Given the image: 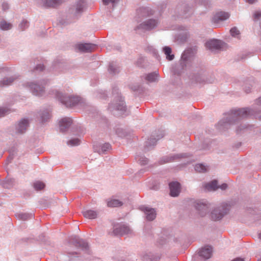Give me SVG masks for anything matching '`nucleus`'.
Returning a JSON list of instances; mask_svg holds the SVG:
<instances>
[{
  "mask_svg": "<svg viewBox=\"0 0 261 261\" xmlns=\"http://www.w3.org/2000/svg\"><path fill=\"white\" fill-rule=\"evenodd\" d=\"M249 116L261 121V96L255 100L254 105L251 108L245 107L232 109L226 118L220 120L216 125L217 129L224 132L232 125L237 124L242 120Z\"/></svg>",
  "mask_w": 261,
  "mask_h": 261,
  "instance_id": "nucleus-1",
  "label": "nucleus"
},
{
  "mask_svg": "<svg viewBox=\"0 0 261 261\" xmlns=\"http://www.w3.org/2000/svg\"><path fill=\"white\" fill-rule=\"evenodd\" d=\"M196 51V46L187 48L182 53L179 63L172 66V72L177 80L180 81L181 73L187 67L191 66Z\"/></svg>",
  "mask_w": 261,
  "mask_h": 261,
  "instance_id": "nucleus-2",
  "label": "nucleus"
},
{
  "mask_svg": "<svg viewBox=\"0 0 261 261\" xmlns=\"http://www.w3.org/2000/svg\"><path fill=\"white\" fill-rule=\"evenodd\" d=\"M85 8V0H78L69 8L66 16H63L59 19V23L62 25H66L72 22L74 19H79Z\"/></svg>",
  "mask_w": 261,
  "mask_h": 261,
  "instance_id": "nucleus-3",
  "label": "nucleus"
},
{
  "mask_svg": "<svg viewBox=\"0 0 261 261\" xmlns=\"http://www.w3.org/2000/svg\"><path fill=\"white\" fill-rule=\"evenodd\" d=\"M113 101L109 104L108 109L111 111H117L118 115H122L126 112V106L123 98L119 93L117 86L112 87Z\"/></svg>",
  "mask_w": 261,
  "mask_h": 261,
  "instance_id": "nucleus-4",
  "label": "nucleus"
},
{
  "mask_svg": "<svg viewBox=\"0 0 261 261\" xmlns=\"http://www.w3.org/2000/svg\"><path fill=\"white\" fill-rule=\"evenodd\" d=\"M56 98L63 105L67 108H72L77 106H82L83 99L79 96L69 95L58 92Z\"/></svg>",
  "mask_w": 261,
  "mask_h": 261,
  "instance_id": "nucleus-5",
  "label": "nucleus"
},
{
  "mask_svg": "<svg viewBox=\"0 0 261 261\" xmlns=\"http://www.w3.org/2000/svg\"><path fill=\"white\" fill-rule=\"evenodd\" d=\"M30 122L28 118H23L18 121L14 126L10 127L9 133L14 137L24 134L29 126Z\"/></svg>",
  "mask_w": 261,
  "mask_h": 261,
  "instance_id": "nucleus-6",
  "label": "nucleus"
},
{
  "mask_svg": "<svg viewBox=\"0 0 261 261\" xmlns=\"http://www.w3.org/2000/svg\"><path fill=\"white\" fill-rule=\"evenodd\" d=\"M46 81L42 80L38 81L28 82L23 84L35 96H42L45 93V85Z\"/></svg>",
  "mask_w": 261,
  "mask_h": 261,
  "instance_id": "nucleus-7",
  "label": "nucleus"
},
{
  "mask_svg": "<svg viewBox=\"0 0 261 261\" xmlns=\"http://www.w3.org/2000/svg\"><path fill=\"white\" fill-rule=\"evenodd\" d=\"M230 205L226 203H223L220 205L215 207L211 213V218L213 221H219L229 212Z\"/></svg>",
  "mask_w": 261,
  "mask_h": 261,
  "instance_id": "nucleus-8",
  "label": "nucleus"
},
{
  "mask_svg": "<svg viewBox=\"0 0 261 261\" xmlns=\"http://www.w3.org/2000/svg\"><path fill=\"white\" fill-rule=\"evenodd\" d=\"M204 67L203 65H201L199 68L195 70L192 79L194 80L196 83H212L214 81V79L208 80L206 77V74Z\"/></svg>",
  "mask_w": 261,
  "mask_h": 261,
  "instance_id": "nucleus-9",
  "label": "nucleus"
},
{
  "mask_svg": "<svg viewBox=\"0 0 261 261\" xmlns=\"http://www.w3.org/2000/svg\"><path fill=\"white\" fill-rule=\"evenodd\" d=\"M88 111H89V116L92 117L94 121L97 122L100 126L105 127L108 126V119L106 117L102 116L95 107H90Z\"/></svg>",
  "mask_w": 261,
  "mask_h": 261,
  "instance_id": "nucleus-10",
  "label": "nucleus"
},
{
  "mask_svg": "<svg viewBox=\"0 0 261 261\" xmlns=\"http://www.w3.org/2000/svg\"><path fill=\"white\" fill-rule=\"evenodd\" d=\"M158 20L155 19H149L138 24L135 29L137 34L141 35L146 31H150L155 28L158 24Z\"/></svg>",
  "mask_w": 261,
  "mask_h": 261,
  "instance_id": "nucleus-11",
  "label": "nucleus"
},
{
  "mask_svg": "<svg viewBox=\"0 0 261 261\" xmlns=\"http://www.w3.org/2000/svg\"><path fill=\"white\" fill-rule=\"evenodd\" d=\"M164 135L165 130L163 129H159L153 132L150 138L145 142L144 146L145 149L149 150L153 147L155 145L157 141L162 138Z\"/></svg>",
  "mask_w": 261,
  "mask_h": 261,
  "instance_id": "nucleus-12",
  "label": "nucleus"
},
{
  "mask_svg": "<svg viewBox=\"0 0 261 261\" xmlns=\"http://www.w3.org/2000/svg\"><path fill=\"white\" fill-rule=\"evenodd\" d=\"M213 248L211 246L206 245L201 248L198 252V254H195L192 257V261H199V259L206 260L211 257Z\"/></svg>",
  "mask_w": 261,
  "mask_h": 261,
  "instance_id": "nucleus-13",
  "label": "nucleus"
},
{
  "mask_svg": "<svg viewBox=\"0 0 261 261\" xmlns=\"http://www.w3.org/2000/svg\"><path fill=\"white\" fill-rule=\"evenodd\" d=\"M70 245H73L76 248L81 249L85 252L89 250V245L88 243L84 239L77 236L71 237L68 241Z\"/></svg>",
  "mask_w": 261,
  "mask_h": 261,
  "instance_id": "nucleus-14",
  "label": "nucleus"
},
{
  "mask_svg": "<svg viewBox=\"0 0 261 261\" xmlns=\"http://www.w3.org/2000/svg\"><path fill=\"white\" fill-rule=\"evenodd\" d=\"M192 154L190 153H180L177 154H172L169 155L164 156L160 159L159 161V164L162 165L164 164L172 162L175 161L179 160L182 158H187L190 157Z\"/></svg>",
  "mask_w": 261,
  "mask_h": 261,
  "instance_id": "nucleus-15",
  "label": "nucleus"
},
{
  "mask_svg": "<svg viewBox=\"0 0 261 261\" xmlns=\"http://www.w3.org/2000/svg\"><path fill=\"white\" fill-rule=\"evenodd\" d=\"M113 233L116 236H122L127 234L130 232V229L128 225L124 223H114L113 224Z\"/></svg>",
  "mask_w": 261,
  "mask_h": 261,
  "instance_id": "nucleus-16",
  "label": "nucleus"
},
{
  "mask_svg": "<svg viewBox=\"0 0 261 261\" xmlns=\"http://www.w3.org/2000/svg\"><path fill=\"white\" fill-rule=\"evenodd\" d=\"M112 149V146L109 143H95L93 145V150L99 154L108 153Z\"/></svg>",
  "mask_w": 261,
  "mask_h": 261,
  "instance_id": "nucleus-17",
  "label": "nucleus"
},
{
  "mask_svg": "<svg viewBox=\"0 0 261 261\" xmlns=\"http://www.w3.org/2000/svg\"><path fill=\"white\" fill-rule=\"evenodd\" d=\"M195 207L201 217H204L210 210V204L204 200L198 201L196 202Z\"/></svg>",
  "mask_w": 261,
  "mask_h": 261,
  "instance_id": "nucleus-18",
  "label": "nucleus"
},
{
  "mask_svg": "<svg viewBox=\"0 0 261 261\" xmlns=\"http://www.w3.org/2000/svg\"><path fill=\"white\" fill-rule=\"evenodd\" d=\"M223 42L217 39H213L206 42L205 47L211 51L220 50L223 47Z\"/></svg>",
  "mask_w": 261,
  "mask_h": 261,
  "instance_id": "nucleus-19",
  "label": "nucleus"
},
{
  "mask_svg": "<svg viewBox=\"0 0 261 261\" xmlns=\"http://www.w3.org/2000/svg\"><path fill=\"white\" fill-rule=\"evenodd\" d=\"M170 195L171 197H177L180 192L181 185L178 181H172L169 184Z\"/></svg>",
  "mask_w": 261,
  "mask_h": 261,
  "instance_id": "nucleus-20",
  "label": "nucleus"
},
{
  "mask_svg": "<svg viewBox=\"0 0 261 261\" xmlns=\"http://www.w3.org/2000/svg\"><path fill=\"white\" fill-rule=\"evenodd\" d=\"M97 45L90 43H81L76 45V48L81 52L89 53L96 48Z\"/></svg>",
  "mask_w": 261,
  "mask_h": 261,
  "instance_id": "nucleus-21",
  "label": "nucleus"
},
{
  "mask_svg": "<svg viewBox=\"0 0 261 261\" xmlns=\"http://www.w3.org/2000/svg\"><path fill=\"white\" fill-rule=\"evenodd\" d=\"M141 210L144 213L148 221H153L156 218V213L154 208L143 206L141 207Z\"/></svg>",
  "mask_w": 261,
  "mask_h": 261,
  "instance_id": "nucleus-22",
  "label": "nucleus"
},
{
  "mask_svg": "<svg viewBox=\"0 0 261 261\" xmlns=\"http://www.w3.org/2000/svg\"><path fill=\"white\" fill-rule=\"evenodd\" d=\"M230 16L228 13L224 11L218 12L213 16L212 21L215 24H218L220 21H224Z\"/></svg>",
  "mask_w": 261,
  "mask_h": 261,
  "instance_id": "nucleus-23",
  "label": "nucleus"
},
{
  "mask_svg": "<svg viewBox=\"0 0 261 261\" xmlns=\"http://www.w3.org/2000/svg\"><path fill=\"white\" fill-rule=\"evenodd\" d=\"M37 117L39 118L40 122L44 123L50 119L51 117L50 112L47 109H41L38 112Z\"/></svg>",
  "mask_w": 261,
  "mask_h": 261,
  "instance_id": "nucleus-24",
  "label": "nucleus"
},
{
  "mask_svg": "<svg viewBox=\"0 0 261 261\" xmlns=\"http://www.w3.org/2000/svg\"><path fill=\"white\" fill-rule=\"evenodd\" d=\"M72 123V120L68 117L62 118L59 121V128L62 132H65Z\"/></svg>",
  "mask_w": 261,
  "mask_h": 261,
  "instance_id": "nucleus-25",
  "label": "nucleus"
},
{
  "mask_svg": "<svg viewBox=\"0 0 261 261\" xmlns=\"http://www.w3.org/2000/svg\"><path fill=\"white\" fill-rule=\"evenodd\" d=\"M141 259L143 261H159L160 256L151 252H144L141 255Z\"/></svg>",
  "mask_w": 261,
  "mask_h": 261,
  "instance_id": "nucleus-26",
  "label": "nucleus"
},
{
  "mask_svg": "<svg viewBox=\"0 0 261 261\" xmlns=\"http://www.w3.org/2000/svg\"><path fill=\"white\" fill-rule=\"evenodd\" d=\"M17 78L18 77L16 75L4 77L0 80V88L6 87L11 85Z\"/></svg>",
  "mask_w": 261,
  "mask_h": 261,
  "instance_id": "nucleus-27",
  "label": "nucleus"
},
{
  "mask_svg": "<svg viewBox=\"0 0 261 261\" xmlns=\"http://www.w3.org/2000/svg\"><path fill=\"white\" fill-rule=\"evenodd\" d=\"M139 17H146L153 14L152 10L149 7L140 8L137 10Z\"/></svg>",
  "mask_w": 261,
  "mask_h": 261,
  "instance_id": "nucleus-28",
  "label": "nucleus"
},
{
  "mask_svg": "<svg viewBox=\"0 0 261 261\" xmlns=\"http://www.w3.org/2000/svg\"><path fill=\"white\" fill-rule=\"evenodd\" d=\"M143 77L144 79L149 83H153L158 81L159 72L155 71L147 74H144Z\"/></svg>",
  "mask_w": 261,
  "mask_h": 261,
  "instance_id": "nucleus-29",
  "label": "nucleus"
},
{
  "mask_svg": "<svg viewBox=\"0 0 261 261\" xmlns=\"http://www.w3.org/2000/svg\"><path fill=\"white\" fill-rule=\"evenodd\" d=\"M43 6L45 8H55L60 5L62 0H42Z\"/></svg>",
  "mask_w": 261,
  "mask_h": 261,
  "instance_id": "nucleus-30",
  "label": "nucleus"
},
{
  "mask_svg": "<svg viewBox=\"0 0 261 261\" xmlns=\"http://www.w3.org/2000/svg\"><path fill=\"white\" fill-rule=\"evenodd\" d=\"M162 51L166 56L168 61H172L174 59V55L172 53V48L169 46H165L162 48Z\"/></svg>",
  "mask_w": 261,
  "mask_h": 261,
  "instance_id": "nucleus-31",
  "label": "nucleus"
},
{
  "mask_svg": "<svg viewBox=\"0 0 261 261\" xmlns=\"http://www.w3.org/2000/svg\"><path fill=\"white\" fill-rule=\"evenodd\" d=\"M182 8H183V11L180 13L179 12L177 17L179 18H187L191 13V8L187 4H184Z\"/></svg>",
  "mask_w": 261,
  "mask_h": 261,
  "instance_id": "nucleus-32",
  "label": "nucleus"
},
{
  "mask_svg": "<svg viewBox=\"0 0 261 261\" xmlns=\"http://www.w3.org/2000/svg\"><path fill=\"white\" fill-rule=\"evenodd\" d=\"M253 127V125L242 123L237 126L236 133L237 134H241L248 130H251Z\"/></svg>",
  "mask_w": 261,
  "mask_h": 261,
  "instance_id": "nucleus-33",
  "label": "nucleus"
},
{
  "mask_svg": "<svg viewBox=\"0 0 261 261\" xmlns=\"http://www.w3.org/2000/svg\"><path fill=\"white\" fill-rule=\"evenodd\" d=\"M188 37L189 35L187 32H182L176 35L175 39L178 43H184L187 41Z\"/></svg>",
  "mask_w": 261,
  "mask_h": 261,
  "instance_id": "nucleus-34",
  "label": "nucleus"
},
{
  "mask_svg": "<svg viewBox=\"0 0 261 261\" xmlns=\"http://www.w3.org/2000/svg\"><path fill=\"white\" fill-rule=\"evenodd\" d=\"M16 217L20 220L27 221L32 219L34 217L33 213H18L16 214Z\"/></svg>",
  "mask_w": 261,
  "mask_h": 261,
  "instance_id": "nucleus-35",
  "label": "nucleus"
},
{
  "mask_svg": "<svg viewBox=\"0 0 261 261\" xmlns=\"http://www.w3.org/2000/svg\"><path fill=\"white\" fill-rule=\"evenodd\" d=\"M107 206L109 207H119L123 204V202L116 199H109L107 200Z\"/></svg>",
  "mask_w": 261,
  "mask_h": 261,
  "instance_id": "nucleus-36",
  "label": "nucleus"
},
{
  "mask_svg": "<svg viewBox=\"0 0 261 261\" xmlns=\"http://www.w3.org/2000/svg\"><path fill=\"white\" fill-rule=\"evenodd\" d=\"M108 71L110 74L115 75L120 71V67L116 63L111 62L109 64Z\"/></svg>",
  "mask_w": 261,
  "mask_h": 261,
  "instance_id": "nucleus-37",
  "label": "nucleus"
},
{
  "mask_svg": "<svg viewBox=\"0 0 261 261\" xmlns=\"http://www.w3.org/2000/svg\"><path fill=\"white\" fill-rule=\"evenodd\" d=\"M82 213L84 217L89 219H95L97 216V212L91 210H86Z\"/></svg>",
  "mask_w": 261,
  "mask_h": 261,
  "instance_id": "nucleus-38",
  "label": "nucleus"
},
{
  "mask_svg": "<svg viewBox=\"0 0 261 261\" xmlns=\"http://www.w3.org/2000/svg\"><path fill=\"white\" fill-rule=\"evenodd\" d=\"M14 181L13 178H6L4 180L1 181V184L4 188L10 189L13 186Z\"/></svg>",
  "mask_w": 261,
  "mask_h": 261,
  "instance_id": "nucleus-39",
  "label": "nucleus"
},
{
  "mask_svg": "<svg viewBox=\"0 0 261 261\" xmlns=\"http://www.w3.org/2000/svg\"><path fill=\"white\" fill-rule=\"evenodd\" d=\"M205 188L209 191H215L218 189V181L217 180H213L209 183H207Z\"/></svg>",
  "mask_w": 261,
  "mask_h": 261,
  "instance_id": "nucleus-40",
  "label": "nucleus"
},
{
  "mask_svg": "<svg viewBox=\"0 0 261 261\" xmlns=\"http://www.w3.org/2000/svg\"><path fill=\"white\" fill-rule=\"evenodd\" d=\"M12 24L7 22L5 20L3 19L0 21V29L3 31H7L11 29Z\"/></svg>",
  "mask_w": 261,
  "mask_h": 261,
  "instance_id": "nucleus-41",
  "label": "nucleus"
},
{
  "mask_svg": "<svg viewBox=\"0 0 261 261\" xmlns=\"http://www.w3.org/2000/svg\"><path fill=\"white\" fill-rule=\"evenodd\" d=\"M63 66V62L60 59L55 60L53 63V69L55 71H60Z\"/></svg>",
  "mask_w": 261,
  "mask_h": 261,
  "instance_id": "nucleus-42",
  "label": "nucleus"
},
{
  "mask_svg": "<svg viewBox=\"0 0 261 261\" xmlns=\"http://www.w3.org/2000/svg\"><path fill=\"white\" fill-rule=\"evenodd\" d=\"M135 159L137 162L141 165H147L149 161V160L144 155H137Z\"/></svg>",
  "mask_w": 261,
  "mask_h": 261,
  "instance_id": "nucleus-43",
  "label": "nucleus"
},
{
  "mask_svg": "<svg viewBox=\"0 0 261 261\" xmlns=\"http://www.w3.org/2000/svg\"><path fill=\"white\" fill-rule=\"evenodd\" d=\"M196 171L200 173H204L207 171L206 167L203 164H197L195 166Z\"/></svg>",
  "mask_w": 261,
  "mask_h": 261,
  "instance_id": "nucleus-44",
  "label": "nucleus"
},
{
  "mask_svg": "<svg viewBox=\"0 0 261 261\" xmlns=\"http://www.w3.org/2000/svg\"><path fill=\"white\" fill-rule=\"evenodd\" d=\"M81 140L79 138H73L69 140L67 144L69 146H74L79 145L80 144Z\"/></svg>",
  "mask_w": 261,
  "mask_h": 261,
  "instance_id": "nucleus-45",
  "label": "nucleus"
},
{
  "mask_svg": "<svg viewBox=\"0 0 261 261\" xmlns=\"http://www.w3.org/2000/svg\"><path fill=\"white\" fill-rule=\"evenodd\" d=\"M45 186V184L41 181H36L33 183V187L36 191L42 190Z\"/></svg>",
  "mask_w": 261,
  "mask_h": 261,
  "instance_id": "nucleus-46",
  "label": "nucleus"
},
{
  "mask_svg": "<svg viewBox=\"0 0 261 261\" xmlns=\"http://www.w3.org/2000/svg\"><path fill=\"white\" fill-rule=\"evenodd\" d=\"M129 88L133 91H140L142 90L141 86L138 83L131 84L129 85Z\"/></svg>",
  "mask_w": 261,
  "mask_h": 261,
  "instance_id": "nucleus-47",
  "label": "nucleus"
},
{
  "mask_svg": "<svg viewBox=\"0 0 261 261\" xmlns=\"http://www.w3.org/2000/svg\"><path fill=\"white\" fill-rule=\"evenodd\" d=\"M11 110L7 107H0V118L11 113Z\"/></svg>",
  "mask_w": 261,
  "mask_h": 261,
  "instance_id": "nucleus-48",
  "label": "nucleus"
},
{
  "mask_svg": "<svg viewBox=\"0 0 261 261\" xmlns=\"http://www.w3.org/2000/svg\"><path fill=\"white\" fill-rule=\"evenodd\" d=\"M29 27V22L28 20L23 19L19 24V28L21 31H24Z\"/></svg>",
  "mask_w": 261,
  "mask_h": 261,
  "instance_id": "nucleus-49",
  "label": "nucleus"
},
{
  "mask_svg": "<svg viewBox=\"0 0 261 261\" xmlns=\"http://www.w3.org/2000/svg\"><path fill=\"white\" fill-rule=\"evenodd\" d=\"M68 259V261H76L74 257H78L77 252H69L67 253Z\"/></svg>",
  "mask_w": 261,
  "mask_h": 261,
  "instance_id": "nucleus-50",
  "label": "nucleus"
},
{
  "mask_svg": "<svg viewBox=\"0 0 261 261\" xmlns=\"http://www.w3.org/2000/svg\"><path fill=\"white\" fill-rule=\"evenodd\" d=\"M210 148V141H205L201 146L199 147L200 150H207Z\"/></svg>",
  "mask_w": 261,
  "mask_h": 261,
  "instance_id": "nucleus-51",
  "label": "nucleus"
},
{
  "mask_svg": "<svg viewBox=\"0 0 261 261\" xmlns=\"http://www.w3.org/2000/svg\"><path fill=\"white\" fill-rule=\"evenodd\" d=\"M230 33L232 37H236L240 35V31L237 27H234L230 30Z\"/></svg>",
  "mask_w": 261,
  "mask_h": 261,
  "instance_id": "nucleus-52",
  "label": "nucleus"
},
{
  "mask_svg": "<svg viewBox=\"0 0 261 261\" xmlns=\"http://www.w3.org/2000/svg\"><path fill=\"white\" fill-rule=\"evenodd\" d=\"M102 1L104 5L107 6L110 3H112L114 7L118 3L119 0H102Z\"/></svg>",
  "mask_w": 261,
  "mask_h": 261,
  "instance_id": "nucleus-53",
  "label": "nucleus"
},
{
  "mask_svg": "<svg viewBox=\"0 0 261 261\" xmlns=\"http://www.w3.org/2000/svg\"><path fill=\"white\" fill-rule=\"evenodd\" d=\"M116 134L118 135V137L121 138L125 136V132L122 128H118L116 129Z\"/></svg>",
  "mask_w": 261,
  "mask_h": 261,
  "instance_id": "nucleus-54",
  "label": "nucleus"
},
{
  "mask_svg": "<svg viewBox=\"0 0 261 261\" xmlns=\"http://www.w3.org/2000/svg\"><path fill=\"white\" fill-rule=\"evenodd\" d=\"M44 69V66L43 64H37L34 68L35 71H42Z\"/></svg>",
  "mask_w": 261,
  "mask_h": 261,
  "instance_id": "nucleus-55",
  "label": "nucleus"
},
{
  "mask_svg": "<svg viewBox=\"0 0 261 261\" xmlns=\"http://www.w3.org/2000/svg\"><path fill=\"white\" fill-rule=\"evenodd\" d=\"M254 19L255 20H258L261 18V12L255 11L253 15Z\"/></svg>",
  "mask_w": 261,
  "mask_h": 261,
  "instance_id": "nucleus-56",
  "label": "nucleus"
},
{
  "mask_svg": "<svg viewBox=\"0 0 261 261\" xmlns=\"http://www.w3.org/2000/svg\"><path fill=\"white\" fill-rule=\"evenodd\" d=\"M14 156V153L13 151H10V154L7 159V164H8L13 159Z\"/></svg>",
  "mask_w": 261,
  "mask_h": 261,
  "instance_id": "nucleus-57",
  "label": "nucleus"
},
{
  "mask_svg": "<svg viewBox=\"0 0 261 261\" xmlns=\"http://www.w3.org/2000/svg\"><path fill=\"white\" fill-rule=\"evenodd\" d=\"M2 10L4 11H6L8 10H9L10 6L8 3L7 2H3L2 5Z\"/></svg>",
  "mask_w": 261,
  "mask_h": 261,
  "instance_id": "nucleus-58",
  "label": "nucleus"
},
{
  "mask_svg": "<svg viewBox=\"0 0 261 261\" xmlns=\"http://www.w3.org/2000/svg\"><path fill=\"white\" fill-rule=\"evenodd\" d=\"M251 87L252 86L250 84L248 85H246L244 86L243 89L246 93H249L251 91Z\"/></svg>",
  "mask_w": 261,
  "mask_h": 261,
  "instance_id": "nucleus-59",
  "label": "nucleus"
},
{
  "mask_svg": "<svg viewBox=\"0 0 261 261\" xmlns=\"http://www.w3.org/2000/svg\"><path fill=\"white\" fill-rule=\"evenodd\" d=\"M228 187V185L226 183H223L221 185H218V189H220L222 190H226Z\"/></svg>",
  "mask_w": 261,
  "mask_h": 261,
  "instance_id": "nucleus-60",
  "label": "nucleus"
},
{
  "mask_svg": "<svg viewBox=\"0 0 261 261\" xmlns=\"http://www.w3.org/2000/svg\"><path fill=\"white\" fill-rule=\"evenodd\" d=\"M151 190H158L160 188V186L158 183H155L150 188Z\"/></svg>",
  "mask_w": 261,
  "mask_h": 261,
  "instance_id": "nucleus-61",
  "label": "nucleus"
},
{
  "mask_svg": "<svg viewBox=\"0 0 261 261\" xmlns=\"http://www.w3.org/2000/svg\"><path fill=\"white\" fill-rule=\"evenodd\" d=\"M166 242V240H165L164 239H162L161 238L160 239V240L159 241V243L161 245H163L164 244H165Z\"/></svg>",
  "mask_w": 261,
  "mask_h": 261,
  "instance_id": "nucleus-62",
  "label": "nucleus"
},
{
  "mask_svg": "<svg viewBox=\"0 0 261 261\" xmlns=\"http://www.w3.org/2000/svg\"><path fill=\"white\" fill-rule=\"evenodd\" d=\"M231 261H245L244 259L240 257L233 259Z\"/></svg>",
  "mask_w": 261,
  "mask_h": 261,
  "instance_id": "nucleus-63",
  "label": "nucleus"
},
{
  "mask_svg": "<svg viewBox=\"0 0 261 261\" xmlns=\"http://www.w3.org/2000/svg\"><path fill=\"white\" fill-rule=\"evenodd\" d=\"M146 171V169L145 168H143V169H141V170H140L138 173L139 175H141L143 173H144Z\"/></svg>",
  "mask_w": 261,
  "mask_h": 261,
  "instance_id": "nucleus-64",
  "label": "nucleus"
}]
</instances>
